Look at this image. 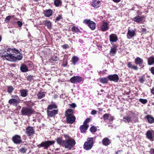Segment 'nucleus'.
Returning <instances> with one entry per match:
<instances>
[{
    "label": "nucleus",
    "instance_id": "38",
    "mask_svg": "<svg viewBox=\"0 0 154 154\" xmlns=\"http://www.w3.org/2000/svg\"><path fill=\"white\" fill-rule=\"evenodd\" d=\"M54 5L57 7H58L61 5V2L60 0H55Z\"/></svg>",
    "mask_w": 154,
    "mask_h": 154
},
{
    "label": "nucleus",
    "instance_id": "31",
    "mask_svg": "<svg viewBox=\"0 0 154 154\" xmlns=\"http://www.w3.org/2000/svg\"><path fill=\"white\" fill-rule=\"evenodd\" d=\"M127 66L129 68L134 70H137L138 69V67L137 66L133 65L131 62L128 63Z\"/></svg>",
    "mask_w": 154,
    "mask_h": 154
},
{
    "label": "nucleus",
    "instance_id": "62",
    "mask_svg": "<svg viewBox=\"0 0 154 154\" xmlns=\"http://www.w3.org/2000/svg\"><path fill=\"white\" fill-rule=\"evenodd\" d=\"M14 51L15 53H18L19 52V50L15 49L14 50Z\"/></svg>",
    "mask_w": 154,
    "mask_h": 154
},
{
    "label": "nucleus",
    "instance_id": "18",
    "mask_svg": "<svg viewBox=\"0 0 154 154\" xmlns=\"http://www.w3.org/2000/svg\"><path fill=\"white\" fill-rule=\"evenodd\" d=\"M108 23L106 22H103L100 27L101 30L103 32L109 29Z\"/></svg>",
    "mask_w": 154,
    "mask_h": 154
},
{
    "label": "nucleus",
    "instance_id": "35",
    "mask_svg": "<svg viewBox=\"0 0 154 154\" xmlns=\"http://www.w3.org/2000/svg\"><path fill=\"white\" fill-rule=\"evenodd\" d=\"M45 25L48 29H50L51 27L52 24L50 21H45Z\"/></svg>",
    "mask_w": 154,
    "mask_h": 154
},
{
    "label": "nucleus",
    "instance_id": "34",
    "mask_svg": "<svg viewBox=\"0 0 154 154\" xmlns=\"http://www.w3.org/2000/svg\"><path fill=\"white\" fill-rule=\"evenodd\" d=\"M146 117L150 123H152L154 122V118L151 116L147 115Z\"/></svg>",
    "mask_w": 154,
    "mask_h": 154
},
{
    "label": "nucleus",
    "instance_id": "41",
    "mask_svg": "<svg viewBox=\"0 0 154 154\" xmlns=\"http://www.w3.org/2000/svg\"><path fill=\"white\" fill-rule=\"evenodd\" d=\"M14 90V88L12 86H9L8 87V92L9 93H11Z\"/></svg>",
    "mask_w": 154,
    "mask_h": 154
},
{
    "label": "nucleus",
    "instance_id": "6",
    "mask_svg": "<svg viewBox=\"0 0 154 154\" xmlns=\"http://www.w3.org/2000/svg\"><path fill=\"white\" fill-rule=\"evenodd\" d=\"M11 97L13 98L9 100L8 103L10 104L17 106V104L20 102V100L19 97L16 95H13Z\"/></svg>",
    "mask_w": 154,
    "mask_h": 154
},
{
    "label": "nucleus",
    "instance_id": "20",
    "mask_svg": "<svg viewBox=\"0 0 154 154\" xmlns=\"http://www.w3.org/2000/svg\"><path fill=\"white\" fill-rule=\"evenodd\" d=\"M154 133L153 131H147L146 133V135L147 138L152 141L153 140L152 137H153V134H154Z\"/></svg>",
    "mask_w": 154,
    "mask_h": 154
},
{
    "label": "nucleus",
    "instance_id": "50",
    "mask_svg": "<svg viewBox=\"0 0 154 154\" xmlns=\"http://www.w3.org/2000/svg\"><path fill=\"white\" fill-rule=\"evenodd\" d=\"M141 32L143 34H146L147 32L146 29L145 28H143Z\"/></svg>",
    "mask_w": 154,
    "mask_h": 154
},
{
    "label": "nucleus",
    "instance_id": "64",
    "mask_svg": "<svg viewBox=\"0 0 154 154\" xmlns=\"http://www.w3.org/2000/svg\"><path fill=\"white\" fill-rule=\"evenodd\" d=\"M120 151H117L116 152V154H119V152Z\"/></svg>",
    "mask_w": 154,
    "mask_h": 154
},
{
    "label": "nucleus",
    "instance_id": "59",
    "mask_svg": "<svg viewBox=\"0 0 154 154\" xmlns=\"http://www.w3.org/2000/svg\"><path fill=\"white\" fill-rule=\"evenodd\" d=\"M114 116H111L109 119V120L111 121H112L113 120Z\"/></svg>",
    "mask_w": 154,
    "mask_h": 154
},
{
    "label": "nucleus",
    "instance_id": "55",
    "mask_svg": "<svg viewBox=\"0 0 154 154\" xmlns=\"http://www.w3.org/2000/svg\"><path fill=\"white\" fill-rule=\"evenodd\" d=\"M26 104L28 106H31L33 105L34 104L31 101L27 102V103H26Z\"/></svg>",
    "mask_w": 154,
    "mask_h": 154
},
{
    "label": "nucleus",
    "instance_id": "5",
    "mask_svg": "<svg viewBox=\"0 0 154 154\" xmlns=\"http://www.w3.org/2000/svg\"><path fill=\"white\" fill-rule=\"evenodd\" d=\"M94 137L89 138L88 139L87 141L86 142L84 145V148L86 150H90L92 148L94 144Z\"/></svg>",
    "mask_w": 154,
    "mask_h": 154
},
{
    "label": "nucleus",
    "instance_id": "17",
    "mask_svg": "<svg viewBox=\"0 0 154 154\" xmlns=\"http://www.w3.org/2000/svg\"><path fill=\"white\" fill-rule=\"evenodd\" d=\"M109 41L111 42H115L118 40L117 36L115 34H111L109 36Z\"/></svg>",
    "mask_w": 154,
    "mask_h": 154
},
{
    "label": "nucleus",
    "instance_id": "47",
    "mask_svg": "<svg viewBox=\"0 0 154 154\" xmlns=\"http://www.w3.org/2000/svg\"><path fill=\"white\" fill-rule=\"evenodd\" d=\"M27 80L29 81H32L33 80V76L31 75H29L27 77Z\"/></svg>",
    "mask_w": 154,
    "mask_h": 154
},
{
    "label": "nucleus",
    "instance_id": "54",
    "mask_svg": "<svg viewBox=\"0 0 154 154\" xmlns=\"http://www.w3.org/2000/svg\"><path fill=\"white\" fill-rule=\"evenodd\" d=\"M17 23L18 25V26L19 27H21L22 26L23 23L22 22L20 21H17Z\"/></svg>",
    "mask_w": 154,
    "mask_h": 154
},
{
    "label": "nucleus",
    "instance_id": "26",
    "mask_svg": "<svg viewBox=\"0 0 154 154\" xmlns=\"http://www.w3.org/2000/svg\"><path fill=\"white\" fill-rule=\"evenodd\" d=\"M57 143L60 146H62L63 147H64L65 144V140H62L60 138H58L57 139Z\"/></svg>",
    "mask_w": 154,
    "mask_h": 154
},
{
    "label": "nucleus",
    "instance_id": "11",
    "mask_svg": "<svg viewBox=\"0 0 154 154\" xmlns=\"http://www.w3.org/2000/svg\"><path fill=\"white\" fill-rule=\"evenodd\" d=\"M134 62L136 64L139 65L141 68H143L144 66L143 60L140 57H137L135 60Z\"/></svg>",
    "mask_w": 154,
    "mask_h": 154
},
{
    "label": "nucleus",
    "instance_id": "45",
    "mask_svg": "<svg viewBox=\"0 0 154 154\" xmlns=\"http://www.w3.org/2000/svg\"><path fill=\"white\" fill-rule=\"evenodd\" d=\"M145 78L144 76H143L141 78H140L139 81L140 83H142L145 81Z\"/></svg>",
    "mask_w": 154,
    "mask_h": 154
},
{
    "label": "nucleus",
    "instance_id": "43",
    "mask_svg": "<svg viewBox=\"0 0 154 154\" xmlns=\"http://www.w3.org/2000/svg\"><path fill=\"white\" fill-rule=\"evenodd\" d=\"M97 130V128L94 126L91 127L90 129V131L92 133L95 132Z\"/></svg>",
    "mask_w": 154,
    "mask_h": 154
},
{
    "label": "nucleus",
    "instance_id": "23",
    "mask_svg": "<svg viewBox=\"0 0 154 154\" xmlns=\"http://www.w3.org/2000/svg\"><path fill=\"white\" fill-rule=\"evenodd\" d=\"M58 112L57 110H53L52 111H47L48 116L51 117L53 116L54 115L57 114Z\"/></svg>",
    "mask_w": 154,
    "mask_h": 154
},
{
    "label": "nucleus",
    "instance_id": "46",
    "mask_svg": "<svg viewBox=\"0 0 154 154\" xmlns=\"http://www.w3.org/2000/svg\"><path fill=\"white\" fill-rule=\"evenodd\" d=\"M139 101L140 102L144 104L147 103V100L145 99H140Z\"/></svg>",
    "mask_w": 154,
    "mask_h": 154
},
{
    "label": "nucleus",
    "instance_id": "63",
    "mask_svg": "<svg viewBox=\"0 0 154 154\" xmlns=\"http://www.w3.org/2000/svg\"><path fill=\"white\" fill-rule=\"evenodd\" d=\"M115 2L118 3L121 0H112Z\"/></svg>",
    "mask_w": 154,
    "mask_h": 154
},
{
    "label": "nucleus",
    "instance_id": "9",
    "mask_svg": "<svg viewBox=\"0 0 154 154\" xmlns=\"http://www.w3.org/2000/svg\"><path fill=\"white\" fill-rule=\"evenodd\" d=\"M26 133L28 136H32L35 133L34 128L31 126H28L26 129Z\"/></svg>",
    "mask_w": 154,
    "mask_h": 154
},
{
    "label": "nucleus",
    "instance_id": "53",
    "mask_svg": "<svg viewBox=\"0 0 154 154\" xmlns=\"http://www.w3.org/2000/svg\"><path fill=\"white\" fill-rule=\"evenodd\" d=\"M62 18V16L61 15H59L57 16V17H56V20L57 21H58L60 19Z\"/></svg>",
    "mask_w": 154,
    "mask_h": 154
},
{
    "label": "nucleus",
    "instance_id": "3",
    "mask_svg": "<svg viewBox=\"0 0 154 154\" xmlns=\"http://www.w3.org/2000/svg\"><path fill=\"white\" fill-rule=\"evenodd\" d=\"M34 111L29 107H23L21 111V115L23 116H29L33 113Z\"/></svg>",
    "mask_w": 154,
    "mask_h": 154
},
{
    "label": "nucleus",
    "instance_id": "40",
    "mask_svg": "<svg viewBox=\"0 0 154 154\" xmlns=\"http://www.w3.org/2000/svg\"><path fill=\"white\" fill-rule=\"evenodd\" d=\"M72 32H80V31L79 29L77 27L75 26L73 27L72 29Z\"/></svg>",
    "mask_w": 154,
    "mask_h": 154
},
{
    "label": "nucleus",
    "instance_id": "13",
    "mask_svg": "<svg viewBox=\"0 0 154 154\" xmlns=\"http://www.w3.org/2000/svg\"><path fill=\"white\" fill-rule=\"evenodd\" d=\"M12 140L14 143L16 144H20L22 141L21 137L17 135L13 136Z\"/></svg>",
    "mask_w": 154,
    "mask_h": 154
},
{
    "label": "nucleus",
    "instance_id": "1",
    "mask_svg": "<svg viewBox=\"0 0 154 154\" xmlns=\"http://www.w3.org/2000/svg\"><path fill=\"white\" fill-rule=\"evenodd\" d=\"M0 56L3 59H5L6 60L11 62L15 61L17 60H20L23 58L22 55L20 54L15 56L13 54L8 53L6 51L1 52Z\"/></svg>",
    "mask_w": 154,
    "mask_h": 154
},
{
    "label": "nucleus",
    "instance_id": "25",
    "mask_svg": "<svg viewBox=\"0 0 154 154\" xmlns=\"http://www.w3.org/2000/svg\"><path fill=\"white\" fill-rule=\"evenodd\" d=\"M103 144L105 146L109 145L111 143L110 140L107 138H105L103 139L102 141Z\"/></svg>",
    "mask_w": 154,
    "mask_h": 154
},
{
    "label": "nucleus",
    "instance_id": "37",
    "mask_svg": "<svg viewBox=\"0 0 154 154\" xmlns=\"http://www.w3.org/2000/svg\"><path fill=\"white\" fill-rule=\"evenodd\" d=\"M57 108V106L55 104H51L49 105L48 107V110H51L53 109H55Z\"/></svg>",
    "mask_w": 154,
    "mask_h": 154
},
{
    "label": "nucleus",
    "instance_id": "48",
    "mask_svg": "<svg viewBox=\"0 0 154 154\" xmlns=\"http://www.w3.org/2000/svg\"><path fill=\"white\" fill-rule=\"evenodd\" d=\"M90 121V119L89 118H87L84 121L83 124L86 125H88L87 124V123H88Z\"/></svg>",
    "mask_w": 154,
    "mask_h": 154
},
{
    "label": "nucleus",
    "instance_id": "56",
    "mask_svg": "<svg viewBox=\"0 0 154 154\" xmlns=\"http://www.w3.org/2000/svg\"><path fill=\"white\" fill-rule=\"evenodd\" d=\"M69 105L70 106V107L72 108H75L76 106V105L74 103H72V104H70Z\"/></svg>",
    "mask_w": 154,
    "mask_h": 154
},
{
    "label": "nucleus",
    "instance_id": "10",
    "mask_svg": "<svg viewBox=\"0 0 154 154\" xmlns=\"http://www.w3.org/2000/svg\"><path fill=\"white\" fill-rule=\"evenodd\" d=\"M70 82L74 84L79 83L82 81V78L79 76H75L72 77L70 79Z\"/></svg>",
    "mask_w": 154,
    "mask_h": 154
},
{
    "label": "nucleus",
    "instance_id": "44",
    "mask_svg": "<svg viewBox=\"0 0 154 154\" xmlns=\"http://www.w3.org/2000/svg\"><path fill=\"white\" fill-rule=\"evenodd\" d=\"M110 114L108 113H106L104 114L103 116V118L104 120H107L108 119Z\"/></svg>",
    "mask_w": 154,
    "mask_h": 154
},
{
    "label": "nucleus",
    "instance_id": "19",
    "mask_svg": "<svg viewBox=\"0 0 154 154\" xmlns=\"http://www.w3.org/2000/svg\"><path fill=\"white\" fill-rule=\"evenodd\" d=\"M53 13V11L51 9L46 10L44 11L43 14H44L45 16L47 17H51Z\"/></svg>",
    "mask_w": 154,
    "mask_h": 154
},
{
    "label": "nucleus",
    "instance_id": "2",
    "mask_svg": "<svg viewBox=\"0 0 154 154\" xmlns=\"http://www.w3.org/2000/svg\"><path fill=\"white\" fill-rule=\"evenodd\" d=\"M123 120L125 123H136L138 122V118L137 116L135 115L134 113L131 112L128 115L123 117Z\"/></svg>",
    "mask_w": 154,
    "mask_h": 154
},
{
    "label": "nucleus",
    "instance_id": "8",
    "mask_svg": "<svg viewBox=\"0 0 154 154\" xmlns=\"http://www.w3.org/2000/svg\"><path fill=\"white\" fill-rule=\"evenodd\" d=\"M83 23H84L88 24L89 28L92 30H94L95 29V23L94 22L91 21L90 20H84L83 21Z\"/></svg>",
    "mask_w": 154,
    "mask_h": 154
},
{
    "label": "nucleus",
    "instance_id": "60",
    "mask_svg": "<svg viewBox=\"0 0 154 154\" xmlns=\"http://www.w3.org/2000/svg\"><path fill=\"white\" fill-rule=\"evenodd\" d=\"M79 42L81 43V44H83V43H84V41L83 40L81 39H79Z\"/></svg>",
    "mask_w": 154,
    "mask_h": 154
},
{
    "label": "nucleus",
    "instance_id": "52",
    "mask_svg": "<svg viewBox=\"0 0 154 154\" xmlns=\"http://www.w3.org/2000/svg\"><path fill=\"white\" fill-rule=\"evenodd\" d=\"M151 73L154 75V67H152L149 69Z\"/></svg>",
    "mask_w": 154,
    "mask_h": 154
},
{
    "label": "nucleus",
    "instance_id": "51",
    "mask_svg": "<svg viewBox=\"0 0 154 154\" xmlns=\"http://www.w3.org/2000/svg\"><path fill=\"white\" fill-rule=\"evenodd\" d=\"M63 49H66L69 48V46L67 44H65L62 46Z\"/></svg>",
    "mask_w": 154,
    "mask_h": 154
},
{
    "label": "nucleus",
    "instance_id": "12",
    "mask_svg": "<svg viewBox=\"0 0 154 154\" xmlns=\"http://www.w3.org/2000/svg\"><path fill=\"white\" fill-rule=\"evenodd\" d=\"M108 78L110 81L115 82H117L119 80V77L116 74L109 75L108 76Z\"/></svg>",
    "mask_w": 154,
    "mask_h": 154
},
{
    "label": "nucleus",
    "instance_id": "49",
    "mask_svg": "<svg viewBox=\"0 0 154 154\" xmlns=\"http://www.w3.org/2000/svg\"><path fill=\"white\" fill-rule=\"evenodd\" d=\"M11 18V17L10 16H8L6 17V18L5 19V21L6 23L8 22L9 21L10 19Z\"/></svg>",
    "mask_w": 154,
    "mask_h": 154
},
{
    "label": "nucleus",
    "instance_id": "16",
    "mask_svg": "<svg viewBox=\"0 0 154 154\" xmlns=\"http://www.w3.org/2000/svg\"><path fill=\"white\" fill-rule=\"evenodd\" d=\"M66 122L69 124H72L75 120V117L74 116L66 117Z\"/></svg>",
    "mask_w": 154,
    "mask_h": 154
},
{
    "label": "nucleus",
    "instance_id": "15",
    "mask_svg": "<svg viewBox=\"0 0 154 154\" xmlns=\"http://www.w3.org/2000/svg\"><path fill=\"white\" fill-rule=\"evenodd\" d=\"M135 35V31L133 29H128L127 34V38L131 39Z\"/></svg>",
    "mask_w": 154,
    "mask_h": 154
},
{
    "label": "nucleus",
    "instance_id": "4",
    "mask_svg": "<svg viewBox=\"0 0 154 154\" xmlns=\"http://www.w3.org/2000/svg\"><path fill=\"white\" fill-rule=\"evenodd\" d=\"M76 143L75 141L72 138H70L65 140L64 147L69 150L73 147Z\"/></svg>",
    "mask_w": 154,
    "mask_h": 154
},
{
    "label": "nucleus",
    "instance_id": "27",
    "mask_svg": "<svg viewBox=\"0 0 154 154\" xmlns=\"http://www.w3.org/2000/svg\"><path fill=\"white\" fill-rule=\"evenodd\" d=\"M20 69L22 72H26L28 70V68L27 66L24 64H22L20 66Z\"/></svg>",
    "mask_w": 154,
    "mask_h": 154
},
{
    "label": "nucleus",
    "instance_id": "21",
    "mask_svg": "<svg viewBox=\"0 0 154 154\" xmlns=\"http://www.w3.org/2000/svg\"><path fill=\"white\" fill-rule=\"evenodd\" d=\"M88 127V125H85L83 124V125H81L79 128L81 132L82 133H85Z\"/></svg>",
    "mask_w": 154,
    "mask_h": 154
},
{
    "label": "nucleus",
    "instance_id": "36",
    "mask_svg": "<svg viewBox=\"0 0 154 154\" xmlns=\"http://www.w3.org/2000/svg\"><path fill=\"white\" fill-rule=\"evenodd\" d=\"M72 63L74 65H75L76 63L79 60V58L76 57L74 56L72 58Z\"/></svg>",
    "mask_w": 154,
    "mask_h": 154
},
{
    "label": "nucleus",
    "instance_id": "39",
    "mask_svg": "<svg viewBox=\"0 0 154 154\" xmlns=\"http://www.w3.org/2000/svg\"><path fill=\"white\" fill-rule=\"evenodd\" d=\"M51 59L53 61H56L59 60V58L57 55H54L51 57Z\"/></svg>",
    "mask_w": 154,
    "mask_h": 154
},
{
    "label": "nucleus",
    "instance_id": "30",
    "mask_svg": "<svg viewBox=\"0 0 154 154\" xmlns=\"http://www.w3.org/2000/svg\"><path fill=\"white\" fill-rule=\"evenodd\" d=\"M154 64V56H151L148 59V64L151 65Z\"/></svg>",
    "mask_w": 154,
    "mask_h": 154
},
{
    "label": "nucleus",
    "instance_id": "7",
    "mask_svg": "<svg viewBox=\"0 0 154 154\" xmlns=\"http://www.w3.org/2000/svg\"><path fill=\"white\" fill-rule=\"evenodd\" d=\"M55 142L53 141L47 140L43 141L41 144L37 145L38 147H44L45 149H47L48 147L54 144Z\"/></svg>",
    "mask_w": 154,
    "mask_h": 154
},
{
    "label": "nucleus",
    "instance_id": "32",
    "mask_svg": "<svg viewBox=\"0 0 154 154\" xmlns=\"http://www.w3.org/2000/svg\"><path fill=\"white\" fill-rule=\"evenodd\" d=\"M45 96V93L44 92H39L37 94L38 98V99H41Z\"/></svg>",
    "mask_w": 154,
    "mask_h": 154
},
{
    "label": "nucleus",
    "instance_id": "22",
    "mask_svg": "<svg viewBox=\"0 0 154 154\" xmlns=\"http://www.w3.org/2000/svg\"><path fill=\"white\" fill-rule=\"evenodd\" d=\"M117 50L116 46L115 45H113L111 48V50L110 52V54L112 56H114Z\"/></svg>",
    "mask_w": 154,
    "mask_h": 154
},
{
    "label": "nucleus",
    "instance_id": "24",
    "mask_svg": "<svg viewBox=\"0 0 154 154\" xmlns=\"http://www.w3.org/2000/svg\"><path fill=\"white\" fill-rule=\"evenodd\" d=\"M28 90L27 89H23L20 91L21 96L23 97H25L28 95Z\"/></svg>",
    "mask_w": 154,
    "mask_h": 154
},
{
    "label": "nucleus",
    "instance_id": "29",
    "mask_svg": "<svg viewBox=\"0 0 154 154\" xmlns=\"http://www.w3.org/2000/svg\"><path fill=\"white\" fill-rule=\"evenodd\" d=\"M65 115L66 117L74 116L73 114V111L72 109H68L65 112Z\"/></svg>",
    "mask_w": 154,
    "mask_h": 154
},
{
    "label": "nucleus",
    "instance_id": "28",
    "mask_svg": "<svg viewBox=\"0 0 154 154\" xmlns=\"http://www.w3.org/2000/svg\"><path fill=\"white\" fill-rule=\"evenodd\" d=\"M143 17H140L138 16L134 17L133 20L137 23H139L141 22L143 20Z\"/></svg>",
    "mask_w": 154,
    "mask_h": 154
},
{
    "label": "nucleus",
    "instance_id": "42",
    "mask_svg": "<svg viewBox=\"0 0 154 154\" xmlns=\"http://www.w3.org/2000/svg\"><path fill=\"white\" fill-rule=\"evenodd\" d=\"M27 150V149L25 147H22L20 149V151L22 153H25Z\"/></svg>",
    "mask_w": 154,
    "mask_h": 154
},
{
    "label": "nucleus",
    "instance_id": "33",
    "mask_svg": "<svg viewBox=\"0 0 154 154\" xmlns=\"http://www.w3.org/2000/svg\"><path fill=\"white\" fill-rule=\"evenodd\" d=\"M108 77H104L100 78L99 80L101 83L103 84L107 83L108 81Z\"/></svg>",
    "mask_w": 154,
    "mask_h": 154
},
{
    "label": "nucleus",
    "instance_id": "61",
    "mask_svg": "<svg viewBox=\"0 0 154 154\" xmlns=\"http://www.w3.org/2000/svg\"><path fill=\"white\" fill-rule=\"evenodd\" d=\"M151 93L153 95H154V87L152 88L151 91Z\"/></svg>",
    "mask_w": 154,
    "mask_h": 154
},
{
    "label": "nucleus",
    "instance_id": "57",
    "mask_svg": "<svg viewBox=\"0 0 154 154\" xmlns=\"http://www.w3.org/2000/svg\"><path fill=\"white\" fill-rule=\"evenodd\" d=\"M91 113L92 115H95L97 113V111L95 110H93L91 112Z\"/></svg>",
    "mask_w": 154,
    "mask_h": 154
},
{
    "label": "nucleus",
    "instance_id": "58",
    "mask_svg": "<svg viewBox=\"0 0 154 154\" xmlns=\"http://www.w3.org/2000/svg\"><path fill=\"white\" fill-rule=\"evenodd\" d=\"M149 153L150 154H154V149H151L150 151H149Z\"/></svg>",
    "mask_w": 154,
    "mask_h": 154
},
{
    "label": "nucleus",
    "instance_id": "14",
    "mask_svg": "<svg viewBox=\"0 0 154 154\" xmlns=\"http://www.w3.org/2000/svg\"><path fill=\"white\" fill-rule=\"evenodd\" d=\"M91 4L94 8H97L100 6L101 2L99 0H92Z\"/></svg>",
    "mask_w": 154,
    "mask_h": 154
}]
</instances>
